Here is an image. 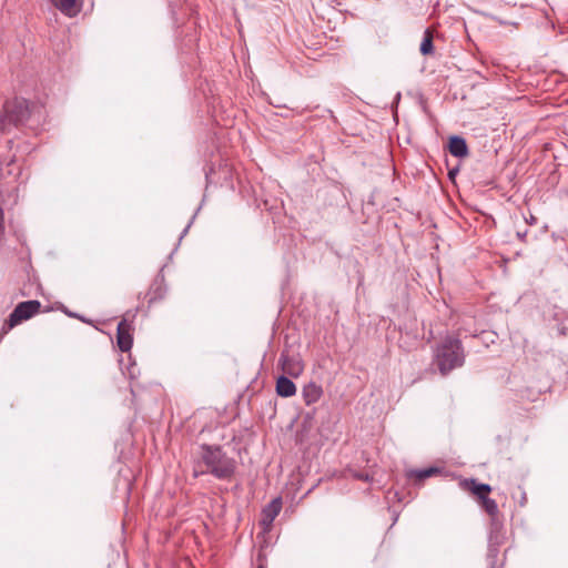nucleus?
I'll list each match as a JSON object with an SVG mask.
<instances>
[{
    "mask_svg": "<svg viewBox=\"0 0 568 568\" xmlns=\"http://www.w3.org/2000/svg\"><path fill=\"white\" fill-rule=\"evenodd\" d=\"M362 478L365 479V480H368V476L367 475L363 476Z\"/></svg>",
    "mask_w": 568,
    "mask_h": 568,
    "instance_id": "obj_20",
    "label": "nucleus"
},
{
    "mask_svg": "<svg viewBox=\"0 0 568 568\" xmlns=\"http://www.w3.org/2000/svg\"><path fill=\"white\" fill-rule=\"evenodd\" d=\"M63 14L72 18L82 9L83 0H50Z\"/></svg>",
    "mask_w": 568,
    "mask_h": 568,
    "instance_id": "obj_8",
    "label": "nucleus"
},
{
    "mask_svg": "<svg viewBox=\"0 0 568 568\" xmlns=\"http://www.w3.org/2000/svg\"><path fill=\"white\" fill-rule=\"evenodd\" d=\"M282 509V498H274L270 504H267L262 510V519L261 524L265 529H268L273 524L274 519L277 517Z\"/></svg>",
    "mask_w": 568,
    "mask_h": 568,
    "instance_id": "obj_7",
    "label": "nucleus"
},
{
    "mask_svg": "<svg viewBox=\"0 0 568 568\" xmlns=\"http://www.w3.org/2000/svg\"><path fill=\"white\" fill-rule=\"evenodd\" d=\"M558 332L562 336H568V316L558 326Z\"/></svg>",
    "mask_w": 568,
    "mask_h": 568,
    "instance_id": "obj_16",
    "label": "nucleus"
},
{
    "mask_svg": "<svg viewBox=\"0 0 568 568\" xmlns=\"http://www.w3.org/2000/svg\"><path fill=\"white\" fill-rule=\"evenodd\" d=\"M36 114L40 118L41 109L24 99L7 101L0 115V131L6 132L11 125L27 124Z\"/></svg>",
    "mask_w": 568,
    "mask_h": 568,
    "instance_id": "obj_3",
    "label": "nucleus"
},
{
    "mask_svg": "<svg viewBox=\"0 0 568 568\" xmlns=\"http://www.w3.org/2000/svg\"><path fill=\"white\" fill-rule=\"evenodd\" d=\"M526 234H527L526 232L524 234L518 233V236L523 240L526 236Z\"/></svg>",
    "mask_w": 568,
    "mask_h": 568,
    "instance_id": "obj_19",
    "label": "nucleus"
},
{
    "mask_svg": "<svg viewBox=\"0 0 568 568\" xmlns=\"http://www.w3.org/2000/svg\"><path fill=\"white\" fill-rule=\"evenodd\" d=\"M480 505L491 518H495L498 515V506L494 499L487 497L480 501Z\"/></svg>",
    "mask_w": 568,
    "mask_h": 568,
    "instance_id": "obj_15",
    "label": "nucleus"
},
{
    "mask_svg": "<svg viewBox=\"0 0 568 568\" xmlns=\"http://www.w3.org/2000/svg\"><path fill=\"white\" fill-rule=\"evenodd\" d=\"M465 485L477 497L479 503L486 499L491 490L489 485L478 484L475 479L466 480Z\"/></svg>",
    "mask_w": 568,
    "mask_h": 568,
    "instance_id": "obj_12",
    "label": "nucleus"
},
{
    "mask_svg": "<svg viewBox=\"0 0 568 568\" xmlns=\"http://www.w3.org/2000/svg\"><path fill=\"white\" fill-rule=\"evenodd\" d=\"M278 365L284 374L293 378L298 377L304 372V364L300 355H291L287 352H282Z\"/></svg>",
    "mask_w": 568,
    "mask_h": 568,
    "instance_id": "obj_5",
    "label": "nucleus"
},
{
    "mask_svg": "<svg viewBox=\"0 0 568 568\" xmlns=\"http://www.w3.org/2000/svg\"><path fill=\"white\" fill-rule=\"evenodd\" d=\"M131 332H132L131 324L125 318H123L118 324V329H116V343H118L119 348L122 352H129L132 347L133 337H132Z\"/></svg>",
    "mask_w": 568,
    "mask_h": 568,
    "instance_id": "obj_6",
    "label": "nucleus"
},
{
    "mask_svg": "<svg viewBox=\"0 0 568 568\" xmlns=\"http://www.w3.org/2000/svg\"><path fill=\"white\" fill-rule=\"evenodd\" d=\"M41 307V304L39 301H26L19 303L12 313L9 315L8 321L4 323L0 337L7 334L11 328L17 326L23 321H27L31 318L33 315H36Z\"/></svg>",
    "mask_w": 568,
    "mask_h": 568,
    "instance_id": "obj_4",
    "label": "nucleus"
},
{
    "mask_svg": "<svg viewBox=\"0 0 568 568\" xmlns=\"http://www.w3.org/2000/svg\"><path fill=\"white\" fill-rule=\"evenodd\" d=\"M438 469L435 467H428L425 469H412L407 473L408 478H414L416 480H424L426 478L432 477L433 475L437 474Z\"/></svg>",
    "mask_w": 568,
    "mask_h": 568,
    "instance_id": "obj_13",
    "label": "nucleus"
},
{
    "mask_svg": "<svg viewBox=\"0 0 568 568\" xmlns=\"http://www.w3.org/2000/svg\"><path fill=\"white\" fill-rule=\"evenodd\" d=\"M526 222L532 225L537 223V219L530 214L529 219H526Z\"/></svg>",
    "mask_w": 568,
    "mask_h": 568,
    "instance_id": "obj_17",
    "label": "nucleus"
},
{
    "mask_svg": "<svg viewBox=\"0 0 568 568\" xmlns=\"http://www.w3.org/2000/svg\"><path fill=\"white\" fill-rule=\"evenodd\" d=\"M448 149L450 154L456 158H465L468 155L466 141L460 136H452L449 139Z\"/></svg>",
    "mask_w": 568,
    "mask_h": 568,
    "instance_id": "obj_11",
    "label": "nucleus"
},
{
    "mask_svg": "<svg viewBox=\"0 0 568 568\" xmlns=\"http://www.w3.org/2000/svg\"><path fill=\"white\" fill-rule=\"evenodd\" d=\"M434 363L443 376L462 367L465 363V354L460 339L446 336L434 351Z\"/></svg>",
    "mask_w": 568,
    "mask_h": 568,
    "instance_id": "obj_2",
    "label": "nucleus"
},
{
    "mask_svg": "<svg viewBox=\"0 0 568 568\" xmlns=\"http://www.w3.org/2000/svg\"><path fill=\"white\" fill-rule=\"evenodd\" d=\"M276 393L281 397H291L296 393L295 384L287 376H280L276 381Z\"/></svg>",
    "mask_w": 568,
    "mask_h": 568,
    "instance_id": "obj_10",
    "label": "nucleus"
},
{
    "mask_svg": "<svg viewBox=\"0 0 568 568\" xmlns=\"http://www.w3.org/2000/svg\"><path fill=\"white\" fill-rule=\"evenodd\" d=\"M68 315H69V316H71V317L79 318V320H81L82 322H88V321H87V320H84L82 316H80V315H78V314H75V313H68Z\"/></svg>",
    "mask_w": 568,
    "mask_h": 568,
    "instance_id": "obj_18",
    "label": "nucleus"
},
{
    "mask_svg": "<svg viewBox=\"0 0 568 568\" xmlns=\"http://www.w3.org/2000/svg\"><path fill=\"white\" fill-rule=\"evenodd\" d=\"M420 53L423 55H429L434 52V45H433V32L427 29L425 32H424V38H423V41L420 43Z\"/></svg>",
    "mask_w": 568,
    "mask_h": 568,
    "instance_id": "obj_14",
    "label": "nucleus"
},
{
    "mask_svg": "<svg viewBox=\"0 0 568 568\" xmlns=\"http://www.w3.org/2000/svg\"><path fill=\"white\" fill-rule=\"evenodd\" d=\"M257 568H265L263 565H260Z\"/></svg>",
    "mask_w": 568,
    "mask_h": 568,
    "instance_id": "obj_21",
    "label": "nucleus"
},
{
    "mask_svg": "<svg viewBox=\"0 0 568 568\" xmlns=\"http://www.w3.org/2000/svg\"><path fill=\"white\" fill-rule=\"evenodd\" d=\"M236 469V462L229 457L220 446L202 445L200 459L194 465V476L211 474L221 480H230Z\"/></svg>",
    "mask_w": 568,
    "mask_h": 568,
    "instance_id": "obj_1",
    "label": "nucleus"
},
{
    "mask_svg": "<svg viewBox=\"0 0 568 568\" xmlns=\"http://www.w3.org/2000/svg\"><path fill=\"white\" fill-rule=\"evenodd\" d=\"M323 395V389L317 384L311 382L303 387L302 396L306 405L315 404Z\"/></svg>",
    "mask_w": 568,
    "mask_h": 568,
    "instance_id": "obj_9",
    "label": "nucleus"
}]
</instances>
